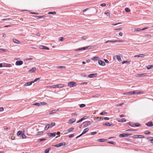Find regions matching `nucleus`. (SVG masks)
I'll list each match as a JSON object with an SVG mask.
<instances>
[{
	"label": "nucleus",
	"mask_w": 153,
	"mask_h": 153,
	"mask_svg": "<svg viewBox=\"0 0 153 153\" xmlns=\"http://www.w3.org/2000/svg\"><path fill=\"white\" fill-rule=\"evenodd\" d=\"M68 85L70 87L72 88L76 85V83L74 82H70L68 83Z\"/></svg>",
	"instance_id": "nucleus-1"
},
{
	"label": "nucleus",
	"mask_w": 153,
	"mask_h": 153,
	"mask_svg": "<svg viewBox=\"0 0 153 153\" xmlns=\"http://www.w3.org/2000/svg\"><path fill=\"white\" fill-rule=\"evenodd\" d=\"M91 46H87L86 47H83V48H79L78 49H76L75 50V51H81V50H85L88 49L89 47H90L91 48Z\"/></svg>",
	"instance_id": "nucleus-2"
},
{
	"label": "nucleus",
	"mask_w": 153,
	"mask_h": 153,
	"mask_svg": "<svg viewBox=\"0 0 153 153\" xmlns=\"http://www.w3.org/2000/svg\"><path fill=\"white\" fill-rule=\"evenodd\" d=\"M84 123L85 124L84 126V127H85L91 125L92 123V122L90 121H88L86 122H85Z\"/></svg>",
	"instance_id": "nucleus-3"
},
{
	"label": "nucleus",
	"mask_w": 153,
	"mask_h": 153,
	"mask_svg": "<svg viewBox=\"0 0 153 153\" xmlns=\"http://www.w3.org/2000/svg\"><path fill=\"white\" fill-rule=\"evenodd\" d=\"M65 142H62L60 143H59L56 145H55V146L57 147H58L62 146H65Z\"/></svg>",
	"instance_id": "nucleus-4"
},
{
	"label": "nucleus",
	"mask_w": 153,
	"mask_h": 153,
	"mask_svg": "<svg viewBox=\"0 0 153 153\" xmlns=\"http://www.w3.org/2000/svg\"><path fill=\"white\" fill-rule=\"evenodd\" d=\"M131 135V134H120L119 136L121 137H128L129 135Z\"/></svg>",
	"instance_id": "nucleus-5"
},
{
	"label": "nucleus",
	"mask_w": 153,
	"mask_h": 153,
	"mask_svg": "<svg viewBox=\"0 0 153 153\" xmlns=\"http://www.w3.org/2000/svg\"><path fill=\"white\" fill-rule=\"evenodd\" d=\"M98 63L100 65L102 66H104L105 65V62L101 60H99Z\"/></svg>",
	"instance_id": "nucleus-6"
},
{
	"label": "nucleus",
	"mask_w": 153,
	"mask_h": 153,
	"mask_svg": "<svg viewBox=\"0 0 153 153\" xmlns=\"http://www.w3.org/2000/svg\"><path fill=\"white\" fill-rule=\"evenodd\" d=\"M23 62L22 61H17L16 62V65H20L23 64Z\"/></svg>",
	"instance_id": "nucleus-7"
},
{
	"label": "nucleus",
	"mask_w": 153,
	"mask_h": 153,
	"mask_svg": "<svg viewBox=\"0 0 153 153\" xmlns=\"http://www.w3.org/2000/svg\"><path fill=\"white\" fill-rule=\"evenodd\" d=\"M39 48L41 49H45L47 50L49 49V48L47 47H46L43 45H40L39 46Z\"/></svg>",
	"instance_id": "nucleus-8"
},
{
	"label": "nucleus",
	"mask_w": 153,
	"mask_h": 153,
	"mask_svg": "<svg viewBox=\"0 0 153 153\" xmlns=\"http://www.w3.org/2000/svg\"><path fill=\"white\" fill-rule=\"evenodd\" d=\"M97 74H89L88 77L89 78H92L97 76Z\"/></svg>",
	"instance_id": "nucleus-9"
},
{
	"label": "nucleus",
	"mask_w": 153,
	"mask_h": 153,
	"mask_svg": "<svg viewBox=\"0 0 153 153\" xmlns=\"http://www.w3.org/2000/svg\"><path fill=\"white\" fill-rule=\"evenodd\" d=\"M33 83L32 81L27 82V83L25 84L24 86L26 87L28 86L31 85Z\"/></svg>",
	"instance_id": "nucleus-10"
},
{
	"label": "nucleus",
	"mask_w": 153,
	"mask_h": 153,
	"mask_svg": "<svg viewBox=\"0 0 153 153\" xmlns=\"http://www.w3.org/2000/svg\"><path fill=\"white\" fill-rule=\"evenodd\" d=\"M135 94V92L134 91H130L128 92H126L124 94L125 95H129V94Z\"/></svg>",
	"instance_id": "nucleus-11"
},
{
	"label": "nucleus",
	"mask_w": 153,
	"mask_h": 153,
	"mask_svg": "<svg viewBox=\"0 0 153 153\" xmlns=\"http://www.w3.org/2000/svg\"><path fill=\"white\" fill-rule=\"evenodd\" d=\"M56 135V133L55 132L53 133H50L48 134V136L50 137H54Z\"/></svg>",
	"instance_id": "nucleus-12"
},
{
	"label": "nucleus",
	"mask_w": 153,
	"mask_h": 153,
	"mask_svg": "<svg viewBox=\"0 0 153 153\" xmlns=\"http://www.w3.org/2000/svg\"><path fill=\"white\" fill-rule=\"evenodd\" d=\"M76 121V119L74 118L71 119L69 120V123H73Z\"/></svg>",
	"instance_id": "nucleus-13"
},
{
	"label": "nucleus",
	"mask_w": 153,
	"mask_h": 153,
	"mask_svg": "<svg viewBox=\"0 0 153 153\" xmlns=\"http://www.w3.org/2000/svg\"><path fill=\"white\" fill-rule=\"evenodd\" d=\"M89 130V128H86L84 129L83 131L81 134V135H83L85 133H86Z\"/></svg>",
	"instance_id": "nucleus-14"
},
{
	"label": "nucleus",
	"mask_w": 153,
	"mask_h": 153,
	"mask_svg": "<svg viewBox=\"0 0 153 153\" xmlns=\"http://www.w3.org/2000/svg\"><path fill=\"white\" fill-rule=\"evenodd\" d=\"M51 125L50 124H48L46 125L45 128V130H47L49 128L51 127Z\"/></svg>",
	"instance_id": "nucleus-15"
},
{
	"label": "nucleus",
	"mask_w": 153,
	"mask_h": 153,
	"mask_svg": "<svg viewBox=\"0 0 153 153\" xmlns=\"http://www.w3.org/2000/svg\"><path fill=\"white\" fill-rule=\"evenodd\" d=\"M146 124L148 126H153V124L152 123V122H149Z\"/></svg>",
	"instance_id": "nucleus-16"
},
{
	"label": "nucleus",
	"mask_w": 153,
	"mask_h": 153,
	"mask_svg": "<svg viewBox=\"0 0 153 153\" xmlns=\"http://www.w3.org/2000/svg\"><path fill=\"white\" fill-rule=\"evenodd\" d=\"M144 56H145V55L144 54H139V55L135 56H134V57H144Z\"/></svg>",
	"instance_id": "nucleus-17"
},
{
	"label": "nucleus",
	"mask_w": 153,
	"mask_h": 153,
	"mask_svg": "<svg viewBox=\"0 0 153 153\" xmlns=\"http://www.w3.org/2000/svg\"><path fill=\"white\" fill-rule=\"evenodd\" d=\"M91 59L93 60L97 61L98 59H99V58L97 56H94L92 57Z\"/></svg>",
	"instance_id": "nucleus-18"
},
{
	"label": "nucleus",
	"mask_w": 153,
	"mask_h": 153,
	"mask_svg": "<svg viewBox=\"0 0 153 153\" xmlns=\"http://www.w3.org/2000/svg\"><path fill=\"white\" fill-rule=\"evenodd\" d=\"M13 41L14 42L16 43V44H19L20 43V42L19 40L15 39H13Z\"/></svg>",
	"instance_id": "nucleus-19"
},
{
	"label": "nucleus",
	"mask_w": 153,
	"mask_h": 153,
	"mask_svg": "<svg viewBox=\"0 0 153 153\" xmlns=\"http://www.w3.org/2000/svg\"><path fill=\"white\" fill-rule=\"evenodd\" d=\"M104 125H105L108 126H113V125L112 124H110L109 123H105L104 124Z\"/></svg>",
	"instance_id": "nucleus-20"
},
{
	"label": "nucleus",
	"mask_w": 153,
	"mask_h": 153,
	"mask_svg": "<svg viewBox=\"0 0 153 153\" xmlns=\"http://www.w3.org/2000/svg\"><path fill=\"white\" fill-rule=\"evenodd\" d=\"M146 74L145 73L142 74H138L137 76L139 77H141L142 76H144L146 75Z\"/></svg>",
	"instance_id": "nucleus-21"
},
{
	"label": "nucleus",
	"mask_w": 153,
	"mask_h": 153,
	"mask_svg": "<svg viewBox=\"0 0 153 153\" xmlns=\"http://www.w3.org/2000/svg\"><path fill=\"white\" fill-rule=\"evenodd\" d=\"M117 59L118 61L120 62L121 61L120 57L119 55H116Z\"/></svg>",
	"instance_id": "nucleus-22"
},
{
	"label": "nucleus",
	"mask_w": 153,
	"mask_h": 153,
	"mask_svg": "<svg viewBox=\"0 0 153 153\" xmlns=\"http://www.w3.org/2000/svg\"><path fill=\"white\" fill-rule=\"evenodd\" d=\"M36 70V68L35 67H34L31 68L30 70L29 71V72H33Z\"/></svg>",
	"instance_id": "nucleus-23"
},
{
	"label": "nucleus",
	"mask_w": 153,
	"mask_h": 153,
	"mask_svg": "<svg viewBox=\"0 0 153 153\" xmlns=\"http://www.w3.org/2000/svg\"><path fill=\"white\" fill-rule=\"evenodd\" d=\"M106 140L105 139H100L97 140V141L99 142H104Z\"/></svg>",
	"instance_id": "nucleus-24"
},
{
	"label": "nucleus",
	"mask_w": 153,
	"mask_h": 153,
	"mask_svg": "<svg viewBox=\"0 0 153 153\" xmlns=\"http://www.w3.org/2000/svg\"><path fill=\"white\" fill-rule=\"evenodd\" d=\"M153 67V65H149L147 67V69L148 70H149L152 68Z\"/></svg>",
	"instance_id": "nucleus-25"
},
{
	"label": "nucleus",
	"mask_w": 153,
	"mask_h": 153,
	"mask_svg": "<svg viewBox=\"0 0 153 153\" xmlns=\"http://www.w3.org/2000/svg\"><path fill=\"white\" fill-rule=\"evenodd\" d=\"M139 136H141V137H144L142 135H134L133 136V137L134 138H138V137Z\"/></svg>",
	"instance_id": "nucleus-26"
},
{
	"label": "nucleus",
	"mask_w": 153,
	"mask_h": 153,
	"mask_svg": "<svg viewBox=\"0 0 153 153\" xmlns=\"http://www.w3.org/2000/svg\"><path fill=\"white\" fill-rule=\"evenodd\" d=\"M51 147L49 148L48 149H46L45 151V153H48L49 152V151L51 150Z\"/></svg>",
	"instance_id": "nucleus-27"
},
{
	"label": "nucleus",
	"mask_w": 153,
	"mask_h": 153,
	"mask_svg": "<svg viewBox=\"0 0 153 153\" xmlns=\"http://www.w3.org/2000/svg\"><path fill=\"white\" fill-rule=\"evenodd\" d=\"M88 116H84L81 119V121H82L83 120H84L88 119Z\"/></svg>",
	"instance_id": "nucleus-28"
},
{
	"label": "nucleus",
	"mask_w": 153,
	"mask_h": 153,
	"mask_svg": "<svg viewBox=\"0 0 153 153\" xmlns=\"http://www.w3.org/2000/svg\"><path fill=\"white\" fill-rule=\"evenodd\" d=\"M57 111V110H53L50 112L49 114H52L56 112Z\"/></svg>",
	"instance_id": "nucleus-29"
},
{
	"label": "nucleus",
	"mask_w": 153,
	"mask_h": 153,
	"mask_svg": "<svg viewBox=\"0 0 153 153\" xmlns=\"http://www.w3.org/2000/svg\"><path fill=\"white\" fill-rule=\"evenodd\" d=\"M51 127H52L55 125L56 123L54 122H52L51 124Z\"/></svg>",
	"instance_id": "nucleus-30"
},
{
	"label": "nucleus",
	"mask_w": 153,
	"mask_h": 153,
	"mask_svg": "<svg viewBox=\"0 0 153 153\" xmlns=\"http://www.w3.org/2000/svg\"><path fill=\"white\" fill-rule=\"evenodd\" d=\"M43 133V131L38 132L36 133V135H41V134H42Z\"/></svg>",
	"instance_id": "nucleus-31"
},
{
	"label": "nucleus",
	"mask_w": 153,
	"mask_h": 153,
	"mask_svg": "<svg viewBox=\"0 0 153 153\" xmlns=\"http://www.w3.org/2000/svg\"><path fill=\"white\" fill-rule=\"evenodd\" d=\"M95 119H96V120H97L98 121H100V120H102L103 119L101 117H96L95 118Z\"/></svg>",
	"instance_id": "nucleus-32"
},
{
	"label": "nucleus",
	"mask_w": 153,
	"mask_h": 153,
	"mask_svg": "<svg viewBox=\"0 0 153 153\" xmlns=\"http://www.w3.org/2000/svg\"><path fill=\"white\" fill-rule=\"evenodd\" d=\"M46 140V139L43 138V139H40L38 140V142H42L43 141L45 140Z\"/></svg>",
	"instance_id": "nucleus-33"
},
{
	"label": "nucleus",
	"mask_w": 153,
	"mask_h": 153,
	"mask_svg": "<svg viewBox=\"0 0 153 153\" xmlns=\"http://www.w3.org/2000/svg\"><path fill=\"white\" fill-rule=\"evenodd\" d=\"M22 131H19L17 133V135L18 136L20 135L21 134H22Z\"/></svg>",
	"instance_id": "nucleus-34"
},
{
	"label": "nucleus",
	"mask_w": 153,
	"mask_h": 153,
	"mask_svg": "<svg viewBox=\"0 0 153 153\" xmlns=\"http://www.w3.org/2000/svg\"><path fill=\"white\" fill-rule=\"evenodd\" d=\"M134 91L135 92V94H141L142 93V92H140L139 91Z\"/></svg>",
	"instance_id": "nucleus-35"
},
{
	"label": "nucleus",
	"mask_w": 153,
	"mask_h": 153,
	"mask_svg": "<svg viewBox=\"0 0 153 153\" xmlns=\"http://www.w3.org/2000/svg\"><path fill=\"white\" fill-rule=\"evenodd\" d=\"M125 63H127L128 64H130V61H124L122 62V64H123Z\"/></svg>",
	"instance_id": "nucleus-36"
},
{
	"label": "nucleus",
	"mask_w": 153,
	"mask_h": 153,
	"mask_svg": "<svg viewBox=\"0 0 153 153\" xmlns=\"http://www.w3.org/2000/svg\"><path fill=\"white\" fill-rule=\"evenodd\" d=\"M74 128H71L68 129V132H71L72 131L74 130Z\"/></svg>",
	"instance_id": "nucleus-37"
},
{
	"label": "nucleus",
	"mask_w": 153,
	"mask_h": 153,
	"mask_svg": "<svg viewBox=\"0 0 153 153\" xmlns=\"http://www.w3.org/2000/svg\"><path fill=\"white\" fill-rule=\"evenodd\" d=\"M48 13V14H55L56 13V12L55 11H54V12H49Z\"/></svg>",
	"instance_id": "nucleus-38"
},
{
	"label": "nucleus",
	"mask_w": 153,
	"mask_h": 153,
	"mask_svg": "<svg viewBox=\"0 0 153 153\" xmlns=\"http://www.w3.org/2000/svg\"><path fill=\"white\" fill-rule=\"evenodd\" d=\"M79 106L80 108H83L85 106V104H81L79 105Z\"/></svg>",
	"instance_id": "nucleus-39"
},
{
	"label": "nucleus",
	"mask_w": 153,
	"mask_h": 153,
	"mask_svg": "<svg viewBox=\"0 0 153 153\" xmlns=\"http://www.w3.org/2000/svg\"><path fill=\"white\" fill-rule=\"evenodd\" d=\"M22 138L25 139L26 138V137L24 134H22Z\"/></svg>",
	"instance_id": "nucleus-40"
},
{
	"label": "nucleus",
	"mask_w": 153,
	"mask_h": 153,
	"mask_svg": "<svg viewBox=\"0 0 153 153\" xmlns=\"http://www.w3.org/2000/svg\"><path fill=\"white\" fill-rule=\"evenodd\" d=\"M151 138V139H150V142L152 143L153 144V137H149V138ZM147 139L148 138V137H147Z\"/></svg>",
	"instance_id": "nucleus-41"
},
{
	"label": "nucleus",
	"mask_w": 153,
	"mask_h": 153,
	"mask_svg": "<svg viewBox=\"0 0 153 153\" xmlns=\"http://www.w3.org/2000/svg\"><path fill=\"white\" fill-rule=\"evenodd\" d=\"M125 10L126 12H129L130 11V10L128 8H125Z\"/></svg>",
	"instance_id": "nucleus-42"
},
{
	"label": "nucleus",
	"mask_w": 153,
	"mask_h": 153,
	"mask_svg": "<svg viewBox=\"0 0 153 153\" xmlns=\"http://www.w3.org/2000/svg\"><path fill=\"white\" fill-rule=\"evenodd\" d=\"M140 30H141V29H140V28H135L134 30V31H139Z\"/></svg>",
	"instance_id": "nucleus-43"
},
{
	"label": "nucleus",
	"mask_w": 153,
	"mask_h": 153,
	"mask_svg": "<svg viewBox=\"0 0 153 153\" xmlns=\"http://www.w3.org/2000/svg\"><path fill=\"white\" fill-rule=\"evenodd\" d=\"M33 105H35L39 106L41 105V103H35L33 104Z\"/></svg>",
	"instance_id": "nucleus-44"
},
{
	"label": "nucleus",
	"mask_w": 153,
	"mask_h": 153,
	"mask_svg": "<svg viewBox=\"0 0 153 153\" xmlns=\"http://www.w3.org/2000/svg\"><path fill=\"white\" fill-rule=\"evenodd\" d=\"M37 17L39 18H43L44 19H45V16H37Z\"/></svg>",
	"instance_id": "nucleus-45"
},
{
	"label": "nucleus",
	"mask_w": 153,
	"mask_h": 153,
	"mask_svg": "<svg viewBox=\"0 0 153 153\" xmlns=\"http://www.w3.org/2000/svg\"><path fill=\"white\" fill-rule=\"evenodd\" d=\"M107 114V113L105 111H103L102 112H101L100 114L101 115H103L105 114Z\"/></svg>",
	"instance_id": "nucleus-46"
},
{
	"label": "nucleus",
	"mask_w": 153,
	"mask_h": 153,
	"mask_svg": "<svg viewBox=\"0 0 153 153\" xmlns=\"http://www.w3.org/2000/svg\"><path fill=\"white\" fill-rule=\"evenodd\" d=\"M40 79V78H36L34 79V80L33 81H32V82L33 83L36 82L37 80H39Z\"/></svg>",
	"instance_id": "nucleus-47"
},
{
	"label": "nucleus",
	"mask_w": 153,
	"mask_h": 153,
	"mask_svg": "<svg viewBox=\"0 0 153 153\" xmlns=\"http://www.w3.org/2000/svg\"><path fill=\"white\" fill-rule=\"evenodd\" d=\"M40 103H41V105H46L47 104V103L45 102H41Z\"/></svg>",
	"instance_id": "nucleus-48"
},
{
	"label": "nucleus",
	"mask_w": 153,
	"mask_h": 153,
	"mask_svg": "<svg viewBox=\"0 0 153 153\" xmlns=\"http://www.w3.org/2000/svg\"><path fill=\"white\" fill-rule=\"evenodd\" d=\"M113 41L108 40L105 42V43H107L109 42L114 43Z\"/></svg>",
	"instance_id": "nucleus-49"
},
{
	"label": "nucleus",
	"mask_w": 153,
	"mask_h": 153,
	"mask_svg": "<svg viewBox=\"0 0 153 153\" xmlns=\"http://www.w3.org/2000/svg\"><path fill=\"white\" fill-rule=\"evenodd\" d=\"M134 125L137 127L139 126H140V125L138 123H136L134 124Z\"/></svg>",
	"instance_id": "nucleus-50"
},
{
	"label": "nucleus",
	"mask_w": 153,
	"mask_h": 153,
	"mask_svg": "<svg viewBox=\"0 0 153 153\" xmlns=\"http://www.w3.org/2000/svg\"><path fill=\"white\" fill-rule=\"evenodd\" d=\"M123 41L122 40H115L113 41V42H114H114H120Z\"/></svg>",
	"instance_id": "nucleus-51"
},
{
	"label": "nucleus",
	"mask_w": 153,
	"mask_h": 153,
	"mask_svg": "<svg viewBox=\"0 0 153 153\" xmlns=\"http://www.w3.org/2000/svg\"><path fill=\"white\" fill-rule=\"evenodd\" d=\"M108 143L110 144H114L115 143V142H114L113 141H109Z\"/></svg>",
	"instance_id": "nucleus-52"
},
{
	"label": "nucleus",
	"mask_w": 153,
	"mask_h": 153,
	"mask_svg": "<svg viewBox=\"0 0 153 153\" xmlns=\"http://www.w3.org/2000/svg\"><path fill=\"white\" fill-rule=\"evenodd\" d=\"M65 68V66H59L57 67V68L59 69H60L61 68Z\"/></svg>",
	"instance_id": "nucleus-53"
},
{
	"label": "nucleus",
	"mask_w": 153,
	"mask_h": 153,
	"mask_svg": "<svg viewBox=\"0 0 153 153\" xmlns=\"http://www.w3.org/2000/svg\"><path fill=\"white\" fill-rule=\"evenodd\" d=\"M12 19L9 18L7 19H3L1 20L2 21H5L7 20H12Z\"/></svg>",
	"instance_id": "nucleus-54"
},
{
	"label": "nucleus",
	"mask_w": 153,
	"mask_h": 153,
	"mask_svg": "<svg viewBox=\"0 0 153 153\" xmlns=\"http://www.w3.org/2000/svg\"><path fill=\"white\" fill-rule=\"evenodd\" d=\"M25 60H31L33 59L31 58H25Z\"/></svg>",
	"instance_id": "nucleus-55"
},
{
	"label": "nucleus",
	"mask_w": 153,
	"mask_h": 153,
	"mask_svg": "<svg viewBox=\"0 0 153 153\" xmlns=\"http://www.w3.org/2000/svg\"><path fill=\"white\" fill-rule=\"evenodd\" d=\"M150 133V132L148 131H146L145 132V133L146 134H149Z\"/></svg>",
	"instance_id": "nucleus-56"
},
{
	"label": "nucleus",
	"mask_w": 153,
	"mask_h": 153,
	"mask_svg": "<svg viewBox=\"0 0 153 153\" xmlns=\"http://www.w3.org/2000/svg\"><path fill=\"white\" fill-rule=\"evenodd\" d=\"M1 51L6 52L8 51V50L7 49H2Z\"/></svg>",
	"instance_id": "nucleus-57"
},
{
	"label": "nucleus",
	"mask_w": 153,
	"mask_h": 153,
	"mask_svg": "<svg viewBox=\"0 0 153 153\" xmlns=\"http://www.w3.org/2000/svg\"><path fill=\"white\" fill-rule=\"evenodd\" d=\"M59 87L60 88H62V87H65L64 85H63V84H59Z\"/></svg>",
	"instance_id": "nucleus-58"
},
{
	"label": "nucleus",
	"mask_w": 153,
	"mask_h": 153,
	"mask_svg": "<svg viewBox=\"0 0 153 153\" xmlns=\"http://www.w3.org/2000/svg\"><path fill=\"white\" fill-rule=\"evenodd\" d=\"M121 122H126V120L124 118L122 119H121Z\"/></svg>",
	"instance_id": "nucleus-59"
},
{
	"label": "nucleus",
	"mask_w": 153,
	"mask_h": 153,
	"mask_svg": "<svg viewBox=\"0 0 153 153\" xmlns=\"http://www.w3.org/2000/svg\"><path fill=\"white\" fill-rule=\"evenodd\" d=\"M105 14L108 16H109L110 15L109 13L108 12H105Z\"/></svg>",
	"instance_id": "nucleus-60"
},
{
	"label": "nucleus",
	"mask_w": 153,
	"mask_h": 153,
	"mask_svg": "<svg viewBox=\"0 0 153 153\" xmlns=\"http://www.w3.org/2000/svg\"><path fill=\"white\" fill-rule=\"evenodd\" d=\"M64 38L62 37H60L59 38V40L60 41H62L63 40Z\"/></svg>",
	"instance_id": "nucleus-61"
},
{
	"label": "nucleus",
	"mask_w": 153,
	"mask_h": 153,
	"mask_svg": "<svg viewBox=\"0 0 153 153\" xmlns=\"http://www.w3.org/2000/svg\"><path fill=\"white\" fill-rule=\"evenodd\" d=\"M97 134V132H92L91 133V135H94V134Z\"/></svg>",
	"instance_id": "nucleus-62"
},
{
	"label": "nucleus",
	"mask_w": 153,
	"mask_h": 153,
	"mask_svg": "<svg viewBox=\"0 0 153 153\" xmlns=\"http://www.w3.org/2000/svg\"><path fill=\"white\" fill-rule=\"evenodd\" d=\"M103 119L104 120H109V118L108 117H104L103 118Z\"/></svg>",
	"instance_id": "nucleus-63"
},
{
	"label": "nucleus",
	"mask_w": 153,
	"mask_h": 153,
	"mask_svg": "<svg viewBox=\"0 0 153 153\" xmlns=\"http://www.w3.org/2000/svg\"><path fill=\"white\" fill-rule=\"evenodd\" d=\"M115 30H122V28H120L117 29H115Z\"/></svg>",
	"instance_id": "nucleus-64"
}]
</instances>
